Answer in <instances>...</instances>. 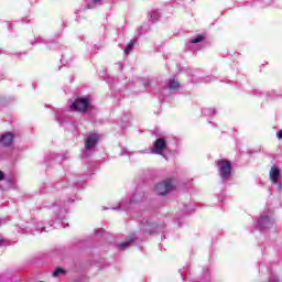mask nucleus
<instances>
[{
    "label": "nucleus",
    "instance_id": "1",
    "mask_svg": "<svg viewBox=\"0 0 282 282\" xmlns=\"http://www.w3.org/2000/svg\"><path fill=\"white\" fill-rule=\"evenodd\" d=\"M217 167H218V173L219 176L223 180H228L232 173V163L228 160L220 159L216 161Z\"/></svg>",
    "mask_w": 282,
    "mask_h": 282
},
{
    "label": "nucleus",
    "instance_id": "2",
    "mask_svg": "<svg viewBox=\"0 0 282 282\" xmlns=\"http://www.w3.org/2000/svg\"><path fill=\"white\" fill-rule=\"evenodd\" d=\"M70 109L79 113H86L89 109V100H87V98H77L70 106Z\"/></svg>",
    "mask_w": 282,
    "mask_h": 282
},
{
    "label": "nucleus",
    "instance_id": "3",
    "mask_svg": "<svg viewBox=\"0 0 282 282\" xmlns=\"http://www.w3.org/2000/svg\"><path fill=\"white\" fill-rule=\"evenodd\" d=\"M175 186H173V183L171 182V178H167L165 181H162L161 183L156 184L155 186V193L156 195H166V193H171Z\"/></svg>",
    "mask_w": 282,
    "mask_h": 282
},
{
    "label": "nucleus",
    "instance_id": "4",
    "mask_svg": "<svg viewBox=\"0 0 282 282\" xmlns=\"http://www.w3.org/2000/svg\"><path fill=\"white\" fill-rule=\"evenodd\" d=\"M166 139H156L152 148V153L155 155H162V152L166 151Z\"/></svg>",
    "mask_w": 282,
    "mask_h": 282
},
{
    "label": "nucleus",
    "instance_id": "5",
    "mask_svg": "<svg viewBox=\"0 0 282 282\" xmlns=\"http://www.w3.org/2000/svg\"><path fill=\"white\" fill-rule=\"evenodd\" d=\"M12 142H14V133L12 132H7L0 137L2 147H12Z\"/></svg>",
    "mask_w": 282,
    "mask_h": 282
},
{
    "label": "nucleus",
    "instance_id": "6",
    "mask_svg": "<svg viewBox=\"0 0 282 282\" xmlns=\"http://www.w3.org/2000/svg\"><path fill=\"white\" fill-rule=\"evenodd\" d=\"M279 177H281V170L278 166L273 165L269 172V180L276 184L279 182Z\"/></svg>",
    "mask_w": 282,
    "mask_h": 282
},
{
    "label": "nucleus",
    "instance_id": "7",
    "mask_svg": "<svg viewBox=\"0 0 282 282\" xmlns=\"http://www.w3.org/2000/svg\"><path fill=\"white\" fill-rule=\"evenodd\" d=\"M95 144H98V135L91 134L86 139L85 149L89 151L90 149H94Z\"/></svg>",
    "mask_w": 282,
    "mask_h": 282
},
{
    "label": "nucleus",
    "instance_id": "8",
    "mask_svg": "<svg viewBox=\"0 0 282 282\" xmlns=\"http://www.w3.org/2000/svg\"><path fill=\"white\" fill-rule=\"evenodd\" d=\"M167 87L172 91H177V89H180L181 87L180 80H177L176 78L170 79Z\"/></svg>",
    "mask_w": 282,
    "mask_h": 282
},
{
    "label": "nucleus",
    "instance_id": "9",
    "mask_svg": "<svg viewBox=\"0 0 282 282\" xmlns=\"http://www.w3.org/2000/svg\"><path fill=\"white\" fill-rule=\"evenodd\" d=\"M134 239L133 237H130L128 240H126L124 242L119 243V248H121V250H127V248H129L130 243H133Z\"/></svg>",
    "mask_w": 282,
    "mask_h": 282
},
{
    "label": "nucleus",
    "instance_id": "10",
    "mask_svg": "<svg viewBox=\"0 0 282 282\" xmlns=\"http://www.w3.org/2000/svg\"><path fill=\"white\" fill-rule=\"evenodd\" d=\"M133 41L129 42L128 45L124 48V54H131V51L133 50Z\"/></svg>",
    "mask_w": 282,
    "mask_h": 282
},
{
    "label": "nucleus",
    "instance_id": "11",
    "mask_svg": "<svg viewBox=\"0 0 282 282\" xmlns=\"http://www.w3.org/2000/svg\"><path fill=\"white\" fill-rule=\"evenodd\" d=\"M204 39H206L204 35H197L195 39H193L191 41V43H193V44L202 43V41H204Z\"/></svg>",
    "mask_w": 282,
    "mask_h": 282
},
{
    "label": "nucleus",
    "instance_id": "12",
    "mask_svg": "<svg viewBox=\"0 0 282 282\" xmlns=\"http://www.w3.org/2000/svg\"><path fill=\"white\" fill-rule=\"evenodd\" d=\"M59 274H65V270H63L62 268L55 269V271L53 272V276H58Z\"/></svg>",
    "mask_w": 282,
    "mask_h": 282
},
{
    "label": "nucleus",
    "instance_id": "13",
    "mask_svg": "<svg viewBox=\"0 0 282 282\" xmlns=\"http://www.w3.org/2000/svg\"><path fill=\"white\" fill-rule=\"evenodd\" d=\"M3 180H6V174L0 171V182H3Z\"/></svg>",
    "mask_w": 282,
    "mask_h": 282
},
{
    "label": "nucleus",
    "instance_id": "14",
    "mask_svg": "<svg viewBox=\"0 0 282 282\" xmlns=\"http://www.w3.org/2000/svg\"><path fill=\"white\" fill-rule=\"evenodd\" d=\"M276 135H278L279 140H282V130L278 131Z\"/></svg>",
    "mask_w": 282,
    "mask_h": 282
},
{
    "label": "nucleus",
    "instance_id": "15",
    "mask_svg": "<svg viewBox=\"0 0 282 282\" xmlns=\"http://www.w3.org/2000/svg\"><path fill=\"white\" fill-rule=\"evenodd\" d=\"M3 243V240H0V246Z\"/></svg>",
    "mask_w": 282,
    "mask_h": 282
}]
</instances>
